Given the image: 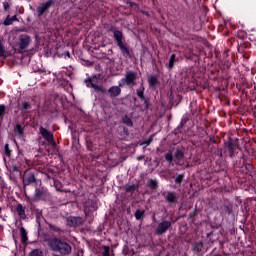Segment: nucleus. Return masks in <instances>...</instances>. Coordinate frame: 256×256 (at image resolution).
<instances>
[{
  "label": "nucleus",
  "mask_w": 256,
  "mask_h": 256,
  "mask_svg": "<svg viewBox=\"0 0 256 256\" xmlns=\"http://www.w3.org/2000/svg\"><path fill=\"white\" fill-rule=\"evenodd\" d=\"M46 243L49 249L55 253H60L61 255H69L71 253V245L59 238H49Z\"/></svg>",
  "instance_id": "nucleus-1"
},
{
  "label": "nucleus",
  "mask_w": 256,
  "mask_h": 256,
  "mask_svg": "<svg viewBox=\"0 0 256 256\" xmlns=\"http://www.w3.org/2000/svg\"><path fill=\"white\" fill-rule=\"evenodd\" d=\"M114 41H116L123 57L127 59V57H131V53L129 52V48L127 44H125V37H123V32L121 30H113Z\"/></svg>",
  "instance_id": "nucleus-2"
},
{
  "label": "nucleus",
  "mask_w": 256,
  "mask_h": 256,
  "mask_svg": "<svg viewBox=\"0 0 256 256\" xmlns=\"http://www.w3.org/2000/svg\"><path fill=\"white\" fill-rule=\"evenodd\" d=\"M31 44V37L27 34H21L18 38V51L19 53H23L27 47Z\"/></svg>",
  "instance_id": "nucleus-3"
},
{
  "label": "nucleus",
  "mask_w": 256,
  "mask_h": 256,
  "mask_svg": "<svg viewBox=\"0 0 256 256\" xmlns=\"http://www.w3.org/2000/svg\"><path fill=\"white\" fill-rule=\"evenodd\" d=\"M170 227H171V221L163 220L161 223L158 224L154 233L156 235H163L164 233H167Z\"/></svg>",
  "instance_id": "nucleus-4"
},
{
  "label": "nucleus",
  "mask_w": 256,
  "mask_h": 256,
  "mask_svg": "<svg viewBox=\"0 0 256 256\" xmlns=\"http://www.w3.org/2000/svg\"><path fill=\"white\" fill-rule=\"evenodd\" d=\"M95 79H96L95 77L85 79L84 82L86 84V87L88 88L92 87V89L96 90L97 93H105V90L103 89V87L99 86L97 82H95Z\"/></svg>",
  "instance_id": "nucleus-5"
},
{
  "label": "nucleus",
  "mask_w": 256,
  "mask_h": 256,
  "mask_svg": "<svg viewBox=\"0 0 256 256\" xmlns=\"http://www.w3.org/2000/svg\"><path fill=\"white\" fill-rule=\"evenodd\" d=\"M46 196H47V189L43 187L36 188L35 193L31 198V201H34V202L41 201V199H43V197H46Z\"/></svg>",
  "instance_id": "nucleus-6"
},
{
  "label": "nucleus",
  "mask_w": 256,
  "mask_h": 256,
  "mask_svg": "<svg viewBox=\"0 0 256 256\" xmlns=\"http://www.w3.org/2000/svg\"><path fill=\"white\" fill-rule=\"evenodd\" d=\"M136 76L134 72H127L125 77L121 80L122 85H134Z\"/></svg>",
  "instance_id": "nucleus-7"
},
{
  "label": "nucleus",
  "mask_w": 256,
  "mask_h": 256,
  "mask_svg": "<svg viewBox=\"0 0 256 256\" xmlns=\"http://www.w3.org/2000/svg\"><path fill=\"white\" fill-rule=\"evenodd\" d=\"M35 181V174H33V172L26 171L23 177V185L27 187L28 185L35 183Z\"/></svg>",
  "instance_id": "nucleus-8"
},
{
  "label": "nucleus",
  "mask_w": 256,
  "mask_h": 256,
  "mask_svg": "<svg viewBox=\"0 0 256 256\" xmlns=\"http://www.w3.org/2000/svg\"><path fill=\"white\" fill-rule=\"evenodd\" d=\"M166 203H177V193L173 191L163 192L162 193Z\"/></svg>",
  "instance_id": "nucleus-9"
},
{
  "label": "nucleus",
  "mask_w": 256,
  "mask_h": 256,
  "mask_svg": "<svg viewBox=\"0 0 256 256\" xmlns=\"http://www.w3.org/2000/svg\"><path fill=\"white\" fill-rule=\"evenodd\" d=\"M67 225H69V227L83 225V218L70 216L67 218Z\"/></svg>",
  "instance_id": "nucleus-10"
},
{
  "label": "nucleus",
  "mask_w": 256,
  "mask_h": 256,
  "mask_svg": "<svg viewBox=\"0 0 256 256\" xmlns=\"http://www.w3.org/2000/svg\"><path fill=\"white\" fill-rule=\"evenodd\" d=\"M39 132L40 135H42L43 139L47 141V143L48 141H53V133L51 131L47 130L43 126H40Z\"/></svg>",
  "instance_id": "nucleus-11"
},
{
  "label": "nucleus",
  "mask_w": 256,
  "mask_h": 256,
  "mask_svg": "<svg viewBox=\"0 0 256 256\" xmlns=\"http://www.w3.org/2000/svg\"><path fill=\"white\" fill-rule=\"evenodd\" d=\"M123 84L119 83V86H111L108 89L109 96L111 98L119 97L121 95V87Z\"/></svg>",
  "instance_id": "nucleus-12"
},
{
  "label": "nucleus",
  "mask_w": 256,
  "mask_h": 256,
  "mask_svg": "<svg viewBox=\"0 0 256 256\" xmlns=\"http://www.w3.org/2000/svg\"><path fill=\"white\" fill-rule=\"evenodd\" d=\"M52 4H53V0H48L47 2L42 3L40 6H38L37 8L38 17H41V15H43V13H45V11L49 9V7H51Z\"/></svg>",
  "instance_id": "nucleus-13"
},
{
  "label": "nucleus",
  "mask_w": 256,
  "mask_h": 256,
  "mask_svg": "<svg viewBox=\"0 0 256 256\" xmlns=\"http://www.w3.org/2000/svg\"><path fill=\"white\" fill-rule=\"evenodd\" d=\"M183 151L181 150H177L174 154V162L176 163V165H181V163H183Z\"/></svg>",
  "instance_id": "nucleus-14"
},
{
  "label": "nucleus",
  "mask_w": 256,
  "mask_h": 256,
  "mask_svg": "<svg viewBox=\"0 0 256 256\" xmlns=\"http://www.w3.org/2000/svg\"><path fill=\"white\" fill-rule=\"evenodd\" d=\"M16 211L20 217V219H25L26 215H25V207H23L22 204H18L16 207Z\"/></svg>",
  "instance_id": "nucleus-15"
},
{
  "label": "nucleus",
  "mask_w": 256,
  "mask_h": 256,
  "mask_svg": "<svg viewBox=\"0 0 256 256\" xmlns=\"http://www.w3.org/2000/svg\"><path fill=\"white\" fill-rule=\"evenodd\" d=\"M14 133L15 135H18V137H23V127H21L20 124H16L14 127Z\"/></svg>",
  "instance_id": "nucleus-16"
},
{
  "label": "nucleus",
  "mask_w": 256,
  "mask_h": 256,
  "mask_svg": "<svg viewBox=\"0 0 256 256\" xmlns=\"http://www.w3.org/2000/svg\"><path fill=\"white\" fill-rule=\"evenodd\" d=\"M143 215H145V210H136L134 217L137 221H141L143 219Z\"/></svg>",
  "instance_id": "nucleus-17"
},
{
  "label": "nucleus",
  "mask_w": 256,
  "mask_h": 256,
  "mask_svg": "<svg viewBox=\"0 0 256 256\" xmlns=\"http://www.w3.org/2000/svg\"><path fill=\"white\" fill-rule=\"evenodd\" d=\"M194 251H196V253H201L203 251V243L200 241V242H196L194 244V247H193Z\"/></svg>",
  "instance_id": "nucleus-18"
},
{
  "label": "nucleus",
  "mask_w": 256,
  "mask_h": 256,
  "mask_svg": "<svg viewBox=\"0 0 256 256\" xmlns=\"http://www.w3.org/2000/svg\"><path fill=\"white\" fill-rule=\"evenodd\" d=\"M226 147H228V149H229V153H230V157H235V148L237 147V146H235V145H232L230 142H228L227 144H226Z\"/></svg>",
  "instance_id": "nucleus-19"
},
{
  "label": "nucleus",
  "mask_w": 256,
  "mask_h": 256,
  "mask_svg": "<svg viewBox=\"0 0 256 256\" xmlns=\"http://www.w3.org/2000/svg\"><path fill=\"white\" fill-rule=\"evenodd\" d=\"M148 83H149L150 87H155V85H157V77L149 76Z\"/></svg>",
  "instance_id": "nucleus-20"
},
{
  "label": "nucleus",
  "mask_w": 256,
  "mask_h": 256,
  "mask_svg": "<svg viewBox=\"0 0 256 256\" xmlns=\"http://www.w3.org/2000/svg\"><path fill=\"white\" fill-rule=\"evenodd\" d=\"M21 239L23 243L27 242V231L25 228H20Z\"/></svg>",
  "instance_id": "nucleus-21"
},
{
  "label": "nucleus",
  "mask_w": 256,
  "mask_h": 256,
  "mask_svg": "<svg viewBox=\"0 0 256 256\" xmlns=\"http://www.w3.org/2000/svg\"><path fill=\"white\" fill-rule=\"evenodd\" d=\"M28 256H43V251H41V249H34Z\"/></svg>",
  "instance_id": "nucleus-22"
},
{
  "label": "nucleus",
  "mask_w": 256,
  "mask_h": 256,
  "mask_svg": "<svg viewBox=\"0 0 256 256\" xmlns=\"http://www.w3.org/2000/svg\"><path fill=\"white\" fill-rule=\"evenodd\" d=\"M144 91H145V88L143 86H140L139 89L137 90V96L140 99H145V96H143Z\"/></svg>",
  "instance_id": "nucleus-23"
},
{
  "label": "nucleus",
  "mask_w": 256,
  "mask_h": 256,
  "mask_svg": "<svg viewBox=\"0 0 256 256\" xmlns=\"http://www.w3.org/2000/svg\"><path fill=\"white\" fill-rule=\"evenodd\" d=\"M175 54H172L169 59L168 67L169 69H173V65H175Z\"/></svg>",
  "instance_id": "nucleus-24"
},
{
  "label": "nucleus",
  "mask_w": 256,
  "mask_h": 256,
  "mask_svg": "<svg viewBox=\"0 0 256 256\" xmlns=\"http://www.w3.org/2000/svg\"><path fill=\"white\" fill-rule=\"evenodd\" d=\"M21 111H27V109H31V104L29 102H22Z\"/></svg>",
  "instance_id": "nucleus-25"
},
{
  "label": "nucleus",
  "mask_w": 256,
  "mask_h": 256,
  "mask_svg": "<svg viewBox=\"0 0 256 256\" xmlns=\"http://www.w3.org/2000/svg\"><path fill=\"white\" fill-rule=\"evenodd\" d=\"M148 187H150L151 189H156L157 188V181L150 179L148 180Z\"/></svg>",
  "instance_id": "nucleus-26"
},
{
  "label": "nucleus",
  "mask_w": 256,
  "mask_h": 256,
  "mask_svg": "<svg viewBox=\"0 0 256 256\" xmlns=\"http://www.w3.org/2000/svg\"><path fill=\"white\" fill-rule=\"evenodd\" d=\"M104 251L102 252L103 256H111V248L109 246H103Z\"/></svg>",
  "instance_id": "nucleus-27"
},
{
  "label": "nucleus",
  "mask_w": 256,
  "mask_h": 256,
  "mask_svg": "<svg viewBox=\"0 0 256 256\" xmlns=\"http://www.w3.org/2000/svg\"><path fill=\"white\" fill-rule=\"evenodd\" d=\"M165 160H166L168 163H173V153L168 152V153L165 155Z\"/></svg>",
  "instance_id": "nucleus-28"
},
{
  "label": "nucleus",
  "mask_w": 256,
  "mask_h": 256,
  "mask_svg": "<svg viewBox=\"0 0 256 256\" xmlns=\"http://www.w3.org/2000/svg\"><path fill=\"white\" fill-rule=\"evenodd\" d=\"M4 153H5L6 157H11V149H9V144H5Z\"/></svg>",
  "instance_id": "nucleus-29"
},
{
  "label": "nucleus",
  "mask_w": 256,
  "mask_h": 256,
  "mask_svg": "<svg viewBox=\"0 0 256 256\" xmlns=\"http://www.w3.org/2000/svg\"><path fill=\"white\" fill-rule=\"evenodd\" d=\"M183 177H184L183 174L177 175L176 178H175V183L177 185H181V183L183 182Z\"/></svg>",
  "instance_id": "nucleus-30"
},
{
  "label": "nucleus",
  "mask_w": 256,
  "mask_h": 256,
  "mask_svg": "<svg viewBox=\"0 0 256 256\" xmlns=\"http://www.w3.org/2000/svg\"><path fill=\"white\" fill-rule=\"evenodd\" d=\"M3 25L9 26V25H13V20L11 19L10 16H7L3 22Z\"/></svg>",
  "instance_id": "nucleus-31"
},
{
  "label": "nucleus",
  "mask_w": 256,
  "mask_h": 256,
  "mask_svg": "<svg viewBox=\"0 0 256 256\" xmlns=\"http://www.w3.org/2000/svg\"><path fill=\"white\" fill-rule=\"evenodd\" d=\"M0 117H5V105H0Z\"/></svg>",
  "instance_id": "nucleus-32"
},
{
  "label": "nucleus",
  "mask_w": 256,
  "mask_h": 256,
  "mask_svg": "<svg viewBox=\"0 0 256 256\" xmlns=\"http://www.w3.org/2000/svg\"><path fill=\"white\" fill-rule=\"evenodd\" d=\"M50 230L54 231L55 233H59V231H61V229L57 226L51 225L50 226Z\"/></svg>",
  "instance_id": "nucleus-33"
},
{
  "label": "nucleus",
  "mask_w": 256,
  "mask_h": 256,
  "mask_svg": "<svg viewBox=\"0 0 256 256\" xmlns=\"http://www.w3.org/2000/svg\"><path fill=\"white\" fill-rule=\"evenodd\" d=\"M125 189L126 191H135V185L134 184L126 185Z\"/></svg>",
  "instance_id": "nucleus-34"
},
{
  "label": "nucleus",
  "mask_w": 256,
  "mask_h": 256,
  "mask_svg": "<svg viewBox=\"0 0 256 256\" xmlns=\"http://www.w3.org/2000/svg\"><path fill=\"white\" fill-rule=\"evenodd\" d=\"M0 57H5V48L3 45H0Z\"/></svg>",
  "instance_id": "nucleus-35"
},
{
  "label": "nucleus",
  "mask_w": 256,
  "mask_h": 256,
  "mask_svg": "<svg viewBox=\"0 0 256 256\" xmlns=\"http://www.w3.org/2000/svg\"><path fill=\"white\" fill-rule=\"evenodd\" d=\"M151 141H153V136H151L148 140L142 142V145H150Z\"/></svg>",
  "instance_id": "nucleus-36"
},
{
  "label": "nucleus",
  "mask_w": 256,
  "mask_h": 256,
  "mask_svg": "<svg viewBox=\"0 0 256 256\" xmlns=\"http://www.w3.org/2000/svg\"><path fill=\"white\" fill-rule=\"evenodd\" d=\"M9 7H10L9 2H7V1L3 2L4 11H7V9H9Z\"/></svg>",
  "instance_id": "nucleus-37"
},
{
  "label": "nucleus",
  "mask_w": 256,
  "mask_h": 256,
  "mask_svg": "<svg viewBox=\"0 0 256 256\" xmlns=\"http://www.w3.org/2000/svg\"><path fill=\"white\" fill-rule=\"evenodd\" d=\"M48 143H50V145H52L53 147H57V142H55L53 138L52 141H48Z\"/></svg>",
  "instance_id": "nucleus-38"
},
{
  "label": "nucleus",
  "mask_w": 256,
  "mask_h": 256,
  "mask_svg": "<svg viewBox=\"0 0 256 256\" xmlns=\"http://www.w3.org/2000/svg\"><path fill=\"white\" fill-rule=\"evenodd\" d=\"M10 19H12V23L14 22V21H19V19H17V16H12V17H10Z\"/></svg>",
  "instance_id": "nucleus-39"
},
{
  "label": "nucleus",
  "mask_w": 256,
  "mask_h": 256,
  "mask_svg": "<svg viewBox=\"0 0 256 256\" xmlns=\"http://www.w3.org/2000/svg\"><path fill=\"white\" fill-rule=\"evenodd\" d=\"M66 55H67V57H71V54H70L69 52H67V54H66Z\"/></svg>",
  "instance_id": "nucleus-40"
},
{
  "label": "nucleus",
  "mask_w": 256,
  "mask_h": 256,
  "mask_svg": "<svg viewBox=\"0 0 256 256\" xmlns=\"http://www.w3.org/2000/svg\"><path fill=\"white\" fill-rule=\"evenodd\" d=\"M127 124H128V125H132L131 120H129V122H128Z\"/></svg>",
  "instance_id": "nucleus-41"
},
{
  "label": "nucleus",
  "mask_w": 256,
  "mask_h": 256,
  "mask_svg": "<svg viewBox=\"0 0 256 256\" xmlns=\"http://www.w3.org/2000/svg\"><path fill=\"white\" fill-rule=\"evenodd\" d=\"M139 159V161H141V157L140 158H138Z\"/></svg>",
  "instance_id": "nucleus-42"
}]
</instances>
